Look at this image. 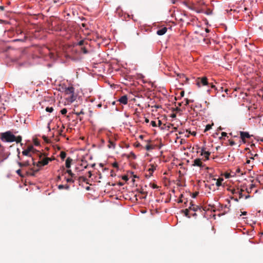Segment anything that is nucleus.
I'll use <instances>...</instances> for the list:
<instances>
[{
	"mask_svg": "<svg viewBox=\"0 0 263 263\" xmlns=\"http://www.w3.org/2000/svg\"><path fill=\"white\" fill-rule=\"evenodd\" d=\"M16 33L18 34H22L23 33V31L20 29H16Z\"/></svg>",
	"mask_w": 263,
	"mask_h": 263,
	"instance_id": "ea45409f",
	"label": "nucleus"
},
{
	"mask_svg": "<svg viewBox=\"0 0 263 263\" xmlns=\"http://www.w3.org/2000/svg\"><path fill=\"white\" fill-rule=\"evenodd\" d=\"M212 128V125L210 124H208L205 126V128L204 129V132H206V131L210 130Z\"/></svg>",
	"mask_w": 263,
	"mask_h": 263,
	"instance_id": "bb28decb",
	"label": "nucleus"
},
{
	"mask_svg": "<svg viewBox=\"0 0 263 263\" xmlns=\"http://www.w3.org/2000/svg\"><path fill=\"white\" fill-rule=\"evenodd\" d=\"M205 5V3L202 1H200L194 6V10H195L198 13H203L204 12L202 9L200 8L202 6Z\"/></svg>",
	"mask_w": 263,
	"mask_h": 263,
	"instance_id": "39448f33",
	"label": "nucleus"
},
{
	"mask_svg": "<svg viewBox=\"0 0 263 263\" xmlns=\"http://www.w3.org/2000/svg\"><path fill=\"white\" fill-rule=\"evenodd\" d=\"M250 196L248 195L246 196L245 198L248 199V198H250Z\"/></svg>",
	"mask_w": 263,
	"mask_h": 263,
	"instance_id": "680f3d73",
	"label": "nucleus"
},
{
	"mask_svg": "<svg viewBox=\"0 0 263 263\" xmlns=\"http://www.w3.org/2000/svg\"><path fill=\"white\" fill-rule=\"evenodd\" d=\"M162 124V122L161 120H158V126H160Z\"/></svg>",
	"mask_w": 263,
	"mask_h": 263,
	"instance_id": "4d7b16f0",
	"label": "nucleus"
},
{
	"mask_svg": "<svg viewBox=\"0 0 263 263\" xmlns=\"http://www.w3.org/2000/svg\"><path fill=\"white\" fill-rule=\"evenodd\" d=\"M184 95V92L183 91H181V92H180L181 96L183 97Z\"/></svg>",
	"mask_w": 263,
	"mask_h": 263,
	"instance_id": "6e6d98bb",
	"label": "nucleus"
},
{
	"mask_svg": "<svg viewBox=\"0 0 263 263\" xmlns=\"http://www.w3.org/2000/svg\"><path fill=\"white\" fill-rule=\"evenodd\" d=\"M90 48L89 43L80 48V51L84 54L88 53V49Z\"/></svg>",
	"mask_w": 263,
	"mask_h": 263,
	"instance_id": "1a4fd4ad",
	"label": "nucleus"
},
{
	"mask_svg": "<svg viewBox=\"0 0 263 263\" xmlns=\"http://www.w3.org/2000/svg\"><path fill=\"white\" fill-rule=\"evenodd\" d=\"M247 212H243L242 213V214L244 215H247Z\"/></svg>",
	"mask_w": 263,
	"mask_h": 263,
	"instance_id": "e2e57ef3",
	"label": "nucleus"
},
{
	"mask_svg": "<svg viewBox=\"0 0 263 263\" xmlns=\"http://www.w3.org/2000/svg\"><path fill=\"white\" fill-rule=\"evenodd\" d=\"M72 161V159L70 157H68L66 160L65 166L67 168H69L71 166V163Z\"/></svg>",
	"mask_w": 263,
	"mask_h": 263,
	"instance_id": "2eb2a0df",
	"label": "nucleus"
},
{
	"mask_svg": "<svg viewBox=\"0 0 263 263\" xmlns=\"http://www.w3.org/2000/svg\"><path fill=\"white\" fill-rule=\"evenodd\" d=\"M210 154L211 153L209 152L204 153V155L203 156H204L205 157L204 160H207L209 159V156L210 155Z\"/></svg>",
	"mask_w": 263,
	"mask_h": 263,
	"instance_id": "412c9836",
	"label": "nucleus"
},
{
	"mask_svg": "<svg viewBox=\"0 0 263 263\" xmlns=\"http://www.w3.org/2000/svg\"><path fill=\"white\" fill-rule=\"evenodd\" d=\"M208 86H210V87L212 88H214V89H216L215 86L214 84H213L212 83H209Z\"/></svg>",
	"mask_w": 263,
	"mask_h": 263,
	"instance_id": "a19ab883",
	"label": "nucleus"
},
{
	"mask_svg": "<svg viewBox=\"0 0 263 263\" xmlns=\"http://www.w3.org/2000/svg\"><path fill=\"white\" fill-rule=\"evenodd\" d=\"M140 193L141 194H142L145 195V196H146V195H147V192H144V191H140Z\"/></svg>",
	"mask_w": 263,
	"mask_h": 263,
	"instance_id": "09e8293b",
	"label": "nucleus"
},
{
	"mask_svg": "<svg viewBox=\"0 0 263 263\" xmlns=\"http://www.w3.org/2000/svg\"><path fill=\"white\" fill-rule=\"evenodd\" d=\"M151 125L153 126V127H156L157 126V124H156V123L155 121H151Z\"/></svg>",
	"mask_w": 263,
	"mask_h": 263,
	"instance_id": "e433bc0d",
	"label": "nucleus"
},
{
	"mask_svg": "<svg viewBox=\"0 0 263 263\" xmlns=\"http://www.w3.org/2000/svg\"><path fill=\"white\" fill-rule=\"evenodd\" d=\"M64 187H65V185H64L60 184L58 186V188L60 190L63 189H64Z\"/></svg>",
	"mask_w": 263,
	"mask_h": 263,
	"instance_id": "79ce46f5",
	"label": "nucleus"
},
{
	"mask_svg": "<svg viewBox=\"0 0 263 263\" xmlns=\"http://www.w3.org/2000/svg\"><path fill=\"white\" fill-rule=\"evenodd\" d=\"M16 173L21 177H23L21 174V170L20 169L16 171Z\"/></svg>",
	"mask_w": 263,
	"mask_h": 263,
	"instance_id": "f704fd0d",
	"label": "nucleus"
},
{
	"mask_svg": "<svg viewBox=\"0 0 263 263\" xmlns=\"http://www.w3.org/2000/svg\"><path fill=\"white\" fill-rule=\"evenodd\" d=\"M67 112L66 108H63L61 110V112L62 115H65Z\"/></svg>",
	"mask_w": 263,
	"mask_h": 263,
	"instance_id": "c85d7f7f",
	"label": "nucleus"
},
{
	"mask_svg": "<svg viewBox=\"0 0 263 263\" xmlns=\"http://www.w3.org/2000/svg\"><path fill=\"white\" fill-rule=\"evenodd\" d=\"M238 194H239V198H241L243 197L242 193L238 192Z\"/></svg>",
	"mask_w": 263,
	"mask_h": 263,
	"instance_id": "3c124183",
	"label": "nucleus"
},
{
	"mask_svg": "<svg viewBox=\"0 0 263 263\" xmlns=\"http://www.w3.org/2000/svg\"><path fill=\"white\" fill-rule=\"evenodd\" d=\"M113 166L114 167H118V164L117 163V162H115L114 163H113Z\"/></svg>",
	"mask_w": 263,
	"mask_h": 263,
	"instance_id": "a18cd8bd",
	"label": "nucleus"
},
{
	"mask_svg": "<svg viewBox=\"0 0 263 263\" xmlns=\"http://www.w3.org/2000/svg\"><path fill=\"white\" fill-rule=\"evenodd\" d=\"M66 181L67 182H74V180L73 179H72L71 178H67L66 179Z\"/></svg>",
	"mask_w": 263,
	"mask_h": 263,
	"instance_id": "72a5a7b5",
	"label": "nucleus"
},
{
	"mask_svg": "<svg viewBox=\"0 0 263 263\" xmlns=\"http://www.w3.org/2000/svg\"><path fill=\"white\" fill-rule=\"evenodd\" d=\"M145 149L147 150V151H150L152 149H153V146H152L151 145H149V144H147L145 146Z\"/></svg>",
	"mask_w": 263,
	"mask_h": 263,
	"instance_id": "393cba45",
	"label": "nucleus"
},
{
	"mask_svg": "<svg viewBox=\"0 0 263 263\" xmlns=\"http://www.w3.org/2000/svg\"><path fill=\"white\" fill-rule=\"evenodd\" d=\"M196 85L198 87H201V86L209 85L208 79L206 77L198 78L196 80Z\"/></svg>",
	"mask_w": 263,
	"mask_h": 263,
	"instance_id": "7ed1b4c3",
	"label": "nucleus"
},
{
	"mask_svg": "<svg viewBox=\"0 0 263 263\" xmlns=\"http://www.w3.org/2000/svg\"><path fill=\"white\" fill-rule=\"evenodd\" d=\"M250 163V160H248L246 162V163L247 164H249Z\"/></svg>",
	"mask_w": 263,
	"mask_h": 263,
	"instance_id": "0e129e2a",
	"label": "nucleus"
},
{
	"mask_svg": "<svg viewBox=\"0 0 263 263\" xmlns=\"http://www.w3.org/2000/svg\"><path fill=\"white\" fill-rule=\"evenodd\" d=\"M27 149L31 153L34 150L33 146L32 145H29Z\"/></svg>",
	"mask_w": 263,
	"mask_h": 263,
	"instance_id": "a878e982",
	"label": "nucleus"
},
{
	"mask_svg": "<svg viewBox=\"0 0 263 263\" xmlns=\"http://www.w3.org/2000/svg\"><path fill=\"white\" fill-rule=\"evenodd\" d=\"M64 189H65L66 190H68L69 189V186L68 185H65Z\"/></svg>",
	"mask_w": 263,
	"mask_h": 263,
	"instance_id": "5fc2aeb1",
	"label": "nucleus"
},
{
	"mask_svg": "<svg viewBox=\"0 0 263 263\" xmlns=\"http://www.w3.org/2000/svg\"><path fill=\"white\" fill-rule=\"evenodd\" d=\"M223 180V178H219L216 182V185L217 186H220L221 185V183H222V181Z\"/></svg>",
	"mask_w": 263,
	"mask_h": 263,
	"instance_id": "a211bd4d",
	"label": "nucleus"
},
{
	"mask_svg": "<svg viewBox=\"0 0 263 263\" xmlns=\"http://www.w3.org/2000/svg\"><path fill=\"white\" fill-rule=\"evenodd\" d=\"M145 121L146 123H148L149 122V120L147 118H145Z\"/></svg>",
	"mask_w": 263,
	"mask_h": 263,
	"instance_id": "bf43d9fd",
	"label": "nucleus"
},
{
	"mask_svg": "<svg viewBox=\"0 0 263 263\" xmlns=\"http://www.w3.org/2000/svg\"><path fill=\"white\" fill-rule=\"evenodd\" d=\"M66 157V153L64 152V151H62L61 153H60V157L62 159V160H64Z\"/></svg>",
	"mask_w": 263,
	"mask_h": 263,
	"instance_id": "aec40b11",
	"label": "nucleus"
},
{
	"mask_svg": "<svg viewBox=\"0 0 263 263\" xmlns=\"http://www.w3.org/2000/svg\"><path fill=\"white\" fill-rule=\"evenodd\" d=\"M257 156H258V155L257 154H255V155H254V157H252L251 158L254 159L255 157H257Z\"/></svg>",
	"mask_w": 263,
	"mask_h": 263,
	"instance_id": "052dcab7",
	"label": "nucleus"
},
{
	"mask_svg": "<svg viewBox=\"0 0 263 263\" xmlns=\"http://www.w3.org/2000/svg\"><path fill=\"white\" fill-rule=\"evenodd\" d=\"M74 89L72 86L66 87L65 88V93L67 95H70L71 102H73L76 99V98L74 96Z\"/></svg>",
	"mask_w": 263,
	"mask_h": 263,
	"instance_id": "20e7f679",
	"label": "nucleus"
},
{
	"mask_svg": "<svg viewBox=\"0 0 263 263\" xmlns=\"http://www.w3.org/2000/svg\"><path fill=\"white\" fill-rule=\"evenodd\" d=\"M39 171V169L34 171V172H31V171H30V172H27L26 173L28 175H30V176H34L35 175V173L37 172H38Z\"/></svg>",
	"mask_w": 263,
	"mask_h": 263,
	"instance_id": "4be33fe9",
	"label": "nucleus"
},
{
	"mask_svg": "<svg viewBox=\"0 0 263 263\" xmlns=\"http://www.w3.org/2000/svg\"><path fill=\"white\" fill-rule=\"evenodd\" d=\"M240 135L243 143L246 142V138H249L250 137V135L248 132H240Z\"/></svg>",
	"mask_w": 263,
	"mask_h": 263,
	"instance_id": "6e6552de",
	"label": "nucleus"
},
{
	"mask_svg": "<svg viewBox=\"0 0 263 263\" xmlns=\"http://www.w3.org/2000/svg\"><path fill=\"white\" fill-rule=\"evenodd\" d=\"M9 155L10 153L6 152L5 147L2 146L0 148V163L6 160Z\"/></svg>",
	"mask_w": 263,
	"mask_h": 263,
	"instance_id": "f03ea898",
	"label": "nucleus"
},
{
	"mask_svg": "<svg viewBox=\"0 0 263 263\" xmlns=\"http://www.w3.org/2000/svg\"><path fill=\"white\" fill-rule=\"evenodd\" d=\"M89 43V41H87V40H81L80 41L78 44H77V45H78L80 48L83 46H85V45Z\"/></svg>",
	"mask_w": 263,
	"mask_h": 263,
	"instance_id": "ddd939ff",
	"label": "nucleus"
},
{
	"mask_svg": "<svg viewBox=\"0 0 263 263\" xmlns=\"http://www.w3.org/2000/svg\"><path fill=\"white\" fill-rule=\"evenodd\" d=\"M1 139L2 141L6 142H12L15 141L16 143H21L22 140V137L21 136L16 137L10 131H7L3 133L1 135Z\"/></svg>",
	"mask_w": 263,
	"mask_h": 263,
	"instance_id": "f257e3e1",
	"label": "nucleus"
},
{
	"mask_svg": "<svg viewBox=\"0 0 263 263\" xmlns=\"http://www.w3.org/2000/svg\"><path fill=\"white\" fill-rule=\"evenodd\" d=\"M153 187L154 189L157 188V185H156V184H154L153 185Z\"/></svg>",
	"mask_w": 263,
	"mask_h": 263,
	"instance_id": "13d9d810",
	"label": "nucleus"
},
{
	"mask_svg": "<svg viewBox=\"0 0 263 263\" xmlns=\"http://www.w3.org/2000/svg\"><path fill=\"white\" fill-rule=\"evenodd\" d=\"M97 106H98V107H101L102 106V104H99L97 105Z\"/></svg>",
	"mask_w": 263,
	"mask_h": 263,
	"instance_id": "69168bd1",
	"label": "nucleus"
},
{
	"mask_svg": "<svg viewBox=\"0 0 263 263\" xmlns=\"http://www.w3.org/2000/svg\"><path fill=\"white\" fill-rule=\"evenodd\" d=\"M205 152H206V151H205V148L202 147L201 151V155H203L204 153H205Z\"/></svg>",
	"mask_w": 263,
	"mask_h": 263,
	"instance_id": "4c0bfd02",
	"label": "nucleus"
},
{
	"mask_svg": "<svg viewBox=\"0 0 263 263\" xmlns=\"http://www.w3.org/2000/svg\"><path fill=\"white\" fill-rule=\"evenodd\" d=\"M118 101L123 104H127L128 101V98L127 96L124 95L122 96L119 100Z\"/></svg>",
	"mask_w": 263,
	"mask_h": 263,
	"instance_id": "9d476101",
	"label": "nucleus"
},
{
	"mask_svg": "<svg viewBox=\"0 0 263 263\" xmlns=\"http://www.w3.org/2000/svg\"><path fill=\"white\" fill-rule=\"evenodd\" d=\"M52 159L49 158H45L43 160L39 161L37 162L36 164V166L38 167H41L42 166H44L47 165L49 161H51Z\"/></svg>",
	"mask_w": 263,
	"mask_h": 263,
	"instance_id": "423d86ee",
	"label": "nucleus"
},
{
	"mask_svg": "<svg viewBox=\"0 0 263 263\" xmlns=\"http://www.w3.org/2000/svg\"><path fill=\"white\" fill-rule=\"evenodd\" d=\"M192 165L194 166H199L200 167H204V165L203 164V163L201 161V159L200 158L195 159L193 161V163Z\"/></svg>",
	"mask_w": 263,
	"mask_h": 263,
	"instance_id": "0eeeda50",
	"label": "nucleus"
},
{
	"mask_svg": "<svg viewBox=\"0 0 263 263\" xmlns=\"http://www.w3.org/2000/svg\"><path fill=\"white\" fill-rule=\"evenodd\" d=\"M229 142L230 145L231 146L234 145L235 144V142L233 140H229Z\"/></svg>",
	"mask_w": 263,
	"mask_h": 263,
	"instance_id": "2f4dec72",
	"label": "nucleus"
},
{
	"mask_svg": "<svg viewBox=\"0 0 263 263\" xmlns=\"http://www.w3.org/2000/svg\"><path fill=\"white\" fill-rule=\"evenodd\" d=\"M122 179L124 180H125V181H127L128 180V177L126 176H124L122 177Z\"/></svg>",
	"mask_w": 263,
	"mask_h": 263,
	"instance_id": "37998d69",
	"label": "nucleus"
},
{
	"mask_svg": "<svg viewBox=\"0 0 263 263\" xmlns=\"http://www.w3.org/2000/svg\"><path fill=\"white\" fill-rule=\"evenodd\" d=\"M189 134H191L193 136H195L196 134V132H189Z\"/></svg>",
	"mask_w": 263,
	"mask_h": 263,
	"instance_id": "603ef678",
	"label": "nucleus"
},
{
	"mask_svg": "<svg viewBox=\"0 0 263 263\" xmlns=\"http://www.w3.org/2000/svg\"><path fill=\"white\" fill-rule=\"evenodd\" d=\"M88 177H89V178H90V177H91V176H92V174H91V172H90V171H89V172H88Z\"/></svg>",
	"mask_w": 263,
	"mask_h": 263,
	"instance_id": "864d4df0",
	"label": "nucleus"
},
{
	"mask_svg": "<svg viewBox=\"0 0 263 263\" xmlns=\"http://www.w3.org/2000/svg\"><path fill=\"white\" fill-rule=\"evenodd\" d=\"M221 137L220 138V139H222V137H227V133H226V132H222L221 133Z\"/></svg>",
	"mask_w": 263,
	"mask_h": 263,
	"instance_id": "58836bf2",
	"label": "nucleus"
},
{
	"mask_svg": "<svg viewBox=\"0 0 263 263\" xmlns=\"http://www.w3.org/2000/svg\"><path fill=\"white\" fill-rule=\"evenodd\" d=\"M76 114L77 115H78V116H79L80 115H84V112L83 111V109H81V110L80 112H76Z\"/></svg>",
	"mask_w": 263,
	"mask_h": 263,
	"instance_id": "7c9ffc66",
	"label": "nucleus"
},
{
	"mask_svg": "<svg viewBox=\"0 0 263 263\" xmlns=\"http://www.w3.org/2000/svg\"><path fill=\"white\" fill-rule=\"evenodd\" d=\"M200 207L198 205H194L193 204L192 201L190 202V206L189 209L194 211H197L198 209H200Z\"/></svg>",
	"mask_w": 263,
	"mask_h": 263,
	"instance_id": "f8f14e48",
	"label": "nucleus"
},
{
	"mask_svg": "<svg viewBox=\"0 0 263 263\" xmlns=\"http://www.w3.org/2000/svg\"><path fill=\"white\" fill-rule=\"evenodd\" d=\"M18 165L20 167H24V166H27L30 165L29 162L28 161H26L23 162H17Z\"/></svg>",
	"mask_w": 263,
	"mask_h": 263,
	"instance_id": "dca6fc26",
	"label": "nucleus"
},
{
	"mask_svg": "<svg viewBox=\"0 0 263 263\" xmlns=\"http://www.w3.org/2000/svg\"><path fill=\"white\" fill-rule=\"evenodd\" d=\"M205 13H206V14H211V11L210 10V9H208L207 11L205 12Z\"/></svg>",
	"mask_w": 263,
	"mask_h": 263,
	"instance_id": "49530a36",
	"label": "nucleus"
},
{
	"mask_svg": "<svg viewBox=\"0 0 263 263\" xmlns=\"http://www.w3.org/2000/svg\"><path fill=\"white\" fill-rule=\"evenodd\" d=\"M22 154L24 156H28V157H32L31 154L27 149L24 150L22 152Z\"/></svg>",
	"mask_w": 263,
	"mask_h": 263,
	"instance_id": "f3484780",
	"label": "nucleus"
},
{
	"mask_svg": "<svg viewBox=\"0 0 263 263\" xmlns=\"http://www.w3.org/2000/svg\"><path fill=\"white\" fill-rule=\"evenodd\" d=\"M198 194V192H196V193H194L193 195V197L195 198L197 196Z\"/></svg>",
	"mask_w": 263,
	"mask_h": 263,
	"instance_id": "de8ad7c7",
	"label": "nucleus"
},
{
	"mask_svg": "<svg viewBox=\"0 0 263 263\" xmlns=\"http://www.w3.org/2000/svg\"><path fill=\"white\" fill-rule=\"evenodd\" d=\"M155 170H156V166H155L154 165H152L151 166V167L148 169V171L150 172L151 175L152 174L153 172Z\"/></svg>",
	"mask_w": 263,
	"mask_h": 263,
	"instance_id": "5701e85b",
	"label": "nucleus"
},
{
	"mask_svg": "<svg viewBox=\"0 0 263 263\" xmlns=\"http://www.w3.org/2000/svg\"><path fill=\"white\" fill-rule=\"evenodd\" d=\"M190 103V100H189V99H186V102H185V105H188Z\"/></svg>",
	"mask_w": 263,
	"mask_h": 263,
	"instance_id": "c03bdc74",
	"label": "nucleus"
},
{
	"mask_svg": "<svg viewBox=\"0 0 263 263\" xmlns=\"http://www.w3.org/2000/svg\"><path fill=\"white\" fill-rule=\"evenodd\" d=\"M189 210H190V209H189H189H185L184 210H182V212L183 213H184V214L185 216H186V217H189V218H190V216H189Z\"/></svg>",
	"mask_w": 263,
	"mask_h": 263,
	"instance_id": "6ab92c4d",
	"label": "nucleus"
},
{
	"mask_svg": "<svg viewBox=\"0 0 263 263\" xmlns=\"http://www.w3.org/2000/svg\"><path fill=\"white\" fill-rule=\"evenodd\" d=\"M79 179V180H82V181H83L84 182L86 181V178L85 177H83V176L80 177Z\"/></svg>",
	"mask_w": 263,
	"mask_h": 263,
	"instance_id": "473e14b6",
	"label": "nucleus"
},
{
	"mask_svg": "<svg viewBox=\"0 0 263 263\" xmlns=\"http://www.w3.org/2000/svg\"><path fill=\"white\" fill-rule=\"evenodd\" d=\"M232 198L234 199V200L237 202L238 201V200L237 198H234L233 197Z\"/></svg>",
	"mask_w": 263,
	"mask_h": 263,
	"instance_id": "338daca9",
	"label": "nucleus"
},
{
	"mask_svg": "<svg viewBox=\"0 0 263 263\" xmlns=\"http://www.w3.org/2000/svg\"><path fill=\"white\" fill-rule=\"evenodd\" d=\"M27 37L26 36H24L23 39H16V40H13V41L14 42H16V41L25 42L26 40Z\"/></svg>",
	"mask_w": 263,
	"mask_h": 263,
	"instance_id": "b1692460",
	"label": "nucleus"
},
{
	"mask_svg": "<svg viewBox=\"0 0 263 263\" xmlns=\"http://www.w3.org/2000/svg\"><path fill=\"white\" fill-rule=\"evenodd\" d=\"M0 9L1 10H4V7L3 6H0Z\"/></svg>",
	"mask_w": 263,
	"mask_h": 263,
	"instance_id": "774afa93",
	"label": "nucleus"
},
{
	"mask_svg": "<svg viewBox=\"0 0 263 263\" xmlns=\"http://www.w3.org/2000/svg\"><path fill=\"white\" fill-rule=\"evenodd\" d=\"M107 147L109 148L114 149L116 147V144L113 141L111 140L110 139H109L108 144L107 145Z\"/></svg>",
	"mask_w": 263,
	"mask_h": 263,
	"instance_id": "4468645a",
	"label": "nucleus"
},
{
	"mask_svg": "<svg viewBox=\"0 0 263 263\" xmlns=\"http://www.w3.org/2000/svg\"><path fill=\"white\" fill-rule=\"evenodd\" d=\"M66 172L68 173L70 176H71L73 174V173L71 172V170H67Z\"/></svg>",
	"mask_w": 263,
	"mask_h": 263,
	"instance_id": "c9c22d12",
	"label": "nucleus"
},
{
	"mask_svg": "<svg viewBox=\"0 0 263 263\" xmlns=\"http://www.w3.org/2000/svg\"><path fill=\"white\" fill-rule=\"evenodd\" d=\"M71 178L72 179L74 178V179H76L77 176H76V175L74 174L73 173L72 175L70 176Z\"/></svg>",
	"mask_w": 263,
	"mask_h": 263,
	"instance_id": "8fccbe9b",
	"label": "nucleus"
},
{
	"mask_svg": "<svg viewBox=\"0 0 263 263\" xmlns=\"http://www.w3.org/2000/svg\"><path fill=\"white\" fill-rule=\"evenodd\" d=\"M167 28L166 27H163L162 28H160L158 29L157 31V34L159 35H162L164 34L167 31Z\"/></svg>",
	"mask_w": 263,
	"mask_h": 263,
	"instance_id": "9b49d317",
	"label": "nucleus"
},
{
	"mask_svg": "<svg viewBox=\"0 0 263 263\" xmlns=\"http://www.w3.org/2000/svg\"><path fill=\"white\" fill-rule=\"evenodd\" d=\"M46 110L48 112H52L53 111V108L52 107H47L46 108Z\"/></svg>",
	"mask_w": 263,
	"mask_h": 263,
	"instance_id": "cd10ccee",
	"label": "nucleus"
},
{
	"mask_svg": "<svg viewBox=\"0 0 263 263\" xmlns=\"http://www.w3.org/2000/svg\"><path fill=\"white\" fill-rule=\"evenodd\" d=\"M16 151H17V158L19 159V160H21V159L20 158V149L18 148H17Z\"/></svg>",
	"mask_w": 263,
	"mask_h": 263,
	"instance_id": "c756f323",
	"label": "nucleus"
}]
</instances>
